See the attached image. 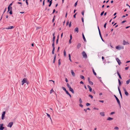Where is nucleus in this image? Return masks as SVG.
Here are the masks:
<instances>
[{
  "label": "nucleus",
  "mask_w": 130,
  "mask_h": 130,
  "mask_svg": "<svg viewBox=\"0 0 130 130\" xmlns=\"http://www.w3.org/2000/svg\"><path fill=\"white\" fill-rule=\"evenodd\" d=\"M116 48L118 50H120L121 49H123L124 47L121 45H119L116 47Z\"/></svg>",
  "instance_id": "nucleus-1"
},
{
  "label": "nucleus",
  "mask_w": 130,
  "mask_h": 130,
  "mask_svg": "<svg viewBox=\"0 0 130 130\" xmlns=\"http://www.w3.org/2000/svg\"><path fill=\"white\" fill-rule=\"evenodd\" d=\"M27 79L26 78H24L23 80L22 81V85H23L24 83H27Z\"/></svg>",
  "instance_id": "nucleus-2"
},
{
  "label": "nucleus",
  "mask_w": 130,
  "mask_h": 130,
  "mask_svg": "<svg viewBox=\"0 0 130 130\" xmlns=\"http://www.w3.org/2000/svg\"><path fill=\"white\" fill-rule=\"evenodd\" d=\"M82 54L84 58H87V55L86 53L84 51L83 52Z\"/></svg>",
  "instance_id": "nucleus-3"
},
{
  "label": "nucleus",
  "mask_w": 130,
  "mask_h": 130,
  "mask_svg": "<svg viewBox=\"0 0 130 130\" xmlns=\"http://www.w3.org/2000/svg\"><path fill=\"white\" fill-rule=\"evenodd\" d=\"M5 111H4L3 112L2 114V120H3L5 118Z\"/></svg>",
  "instance_id": "nucleus-4"
},
{
  "label": "nucleus",
  "mask_w": 130,
  "mask_h": 130,
  "mask_svg": "<svg viewBox=\"0 0 130 130\" xmlns=\"http://www.w3.org/2000/svg\"><path fill=\"white\" fill-rule=\"evenodd\" d=\"M114 96L116 98L118 104L119 105H120V101L117 98V97L115 95H114Z\"/></svg>",
  "instance_id": "nucleus-5"
},
{
  "label": "nucleus",
  "mask_w": 130,
  "mask_h": 130,
  "mask_svg": "<svg viewBox=\"0 0 130 130\" xmlns=\"http://www.w3.org/2000/svg\"><path fill=\"white\" fill-rule=\"evenodd\" d=\"M3 124L1 123L0 124V130H3L4 128V127H3Z\"/></svg>",
  "instance_id": "nucleus-6"
},
{
  "label": "nucleus",
  "mask_w": 130,
  "mask_h": 130,
  "mask_svg": "<svg viewBox=\"0 0 130 130\" xmlns=\"http://www.w3.org/2000/svg\"><path fill=\"white\" fill-rule=\"evenodd\" d=\"M13 124V123L12 122H11L9 123L7 125V126L11 128V127Z\"/></svg>",
  "instance_id": "nucleus-7"
},
{
  "label": "nucleus",
  "mask_w": 130,
  "mask_h": 130,
  "mask_svg": "<svg viewBox=\"0 0 130 130\" xmlns=\"http://www.w3.org/2000/svg\"><path fill=\"white\" fill-rule=\"evenodd\" d=\"M116 60L117 62H118V64L119 65H120L121 64V62L120 61V60L118 58H116Z\"/></svg>",
  "instance_id": "nucleus-8"
},
{
  "label": "nucleus",
  "mask_w": 130,
  "mask_h": 130,
  "mask_svg": "<svg viewBox=\"0 0 130 130\" xmlns=\"http://www.w3.org/2000/svg\"><path fill=\"white\" fill-rule=\"evenodd\" d=\"M123 45H125L129 44V43L128 42H126L125 40H123Z\"/></svg>",
  "instance_id": "nucleus-9"
},
{
  "label": "nucleus",
  "mask_w": 130,
  "mask_h": 130,
  "mask_svg": "<svg viewBox=\"0 0 130 130\" xmlns=\"http://www.w3.org/2000/svg\"><path fill=\"white\" fill-rule=\"evenodd\" d=\"M100 115L102 116H105L104 112H101L100 113Z\"/></svg>",
  "instance_id": "nucleus-10"
},
{
  "label": "nucleus",
  "mask_w": 130,
  "mask_h": 130,
  "mask_svg": "<svg viewBox=\"0 0 130 130\" xmlns=\"http://www.w3.org/2000/svg\"><path fill=\"white\" fill-rule=\"evenodd\" d=\"M71 72L72 75L73 76H75V74L73 70H71Z\"/></svg>",
  "instance_id": "nucleus-11"
},
{
  "label": "nucleus",
  "mask_w": 130,
  "mask_h": 130,
  "mask_svg": "<svg viewBox=\"0 0 130 130\" xmlns=\"http://www.w3.org/2000/svg\"><path fill=\"white\" fill-rule=\"evenodd\" d=\"M69 89V90L73 94L74 93V92L72 88H70Z\"/></svg>",
  "instance_id": "nucleus-12"
},
{
  "label": "nucleus",
  "mask_w": 130,
  "mask_h": 130,
  "mask_svg": "<svg viewBox=\"0 0 130 130\" xmlns=\"http://www.w3.org/2000/svg\"><path fill=\"white\" fill-rule=\"evenodd\" d=\"M87 86L89 89V91L90 92H91L92 91V88H91V87L89 85H88Z\"/></svg>",
  "instance_id": "nucleus-13"
},
{
  "label": "nucleus",
  "mask_w": 130,
  "mask_h": 130,
  "mask_svg": "<svg viewBox=\"0 0 130 130\" xmlns=\"http://www.w3.org/2000/svg\"><path fill=\"white\" fill-rule=\"evenodd\" d=\"M113 118H111L110 117H108V118L107 119V120L111 121L113 119Z\"/></svg>",
  "instance_id": "nucleus-14"
},
{
  "label": "nucleus",
  "mask_w": 130,
  "mask_h": 130,
  "mask_svg": "<svg viewBox=\"0 0 130 130\" xmlns=\"http://www.w3.org/2000/svg\"><path fill=\"white\" fill-rule=\"evenodd\" d=\"M56 55L55 54V55L54 56V60H53V63H55L56 59Z\"/></svg>",
  "instance_id": "nucleus-15"
},
{
  "label": "nucleus",
  "mask_w": 130,
  "mask_h": 130,
  "mask_svg": "<svg viewBox=\"0 0 130 130\" xmlns=\"http://www.w3.org/2000/svg\"><path fill=\"white\" fill-rule=\"evenodd\" d=\"M81 47V44L80 43H78L77 45V48L79 49Z\"/></svg>",
  "instance_id": "nucleus-16"
},
{
  "label": "nucleus",
  "mask_w": 130,
  "mask_h": 130,
  "mask_svg": "<svg viewBox=\"0 0 130 130\" xmlns=\"http://www.w3.org/2000/svg\"><path fill=\"white\" fill-rule=\"evenodd\" d=\"M54 34H53V42H54V41H55V37L54 36Z\"/></svg>",
  "instance_id": "nucleus-17"
},
{
  "label": "nucleus",
  "mask_w": 130,
  "mask_h": 130,
  "mask_svg": "<svg viewBox=\"0 0 130 130\" xmlns=\"http://www.w3.org/2000/svg\"><path fill=\"white\" fill-rule=\"evenodd\" d=\"M82 36H83V38L84 40V41H86V40L85 38V37L83 33V34H82Z\"/></svg>",
  "instance_id": "nucleus-18"
},
{
  "label": "nucleus",
  "mask_w": 130,
  "mask_h": 130,
  "mask_svg": "<svg viewBox=\"0 0 130 130\" xmlns=\"http://www.w3.org/2000/svg\"><path fill=\"white\" fill-rule=\"evenodd\" d=\"M46 114H47L48 117L50 118V119L51 120V121H52V120L51 117H50V115L49 114H48L47 113H46Z\"/></svg>",
  "instance_id": "nucleus-19"
},
{
  "label": "nucleus",
  "mask_w": 130,
  "mask_h": 130,
  "mask_svg": "<svg viewBox=\"0 0 130 130\" xmlns=\"http://www.w3.org/2000/svg\"><path fill=\"white\" fill-rule=\"evenodd\" d=\"M75 31L78 32V29L77 27L75 29Z\"/></svg>",
  "instance_id": "nucleus-20"
},
{
  "label": "nucleus",
  "mask_w": 130,
  "mask_h": 130,
  "mask_svg": "<svg viewBox=\"0 0 130 130\" xmlns=\"http://www.w3.org/2000/svg\"><path fill=\"white\" fill-rule=\"evenodd\" d=\"M13 28V26H11L9 27H7V29H12Z\"/></svg>",
  "instance_id": "nucleus-21"
},
{
  "label": "nucleus",
  "mask_w": 130,
  "mask_h": 130,
  "mask_svg": "<svg viewBox=\"0 0 130 130\" xmlns=\"http://www.w3.org/2000/svg\"><path fill=\"white\" fill-rule=\"evenodd\" d=\"M52 1L51 0V1H50L49 2L50 4L48 5V6L49 7H50L51 6V5L52 4Z\"/></svg>",
  "instance_id": "nucleus-22"
},
{
  "label": "nucleus",
  "mask_w": 130,
  "mask_h": 130,
  "mask_svg": "<svg viewBox=\"0 0 130 130\" xmlns=\"http://www.w3.org/2000/svg\"><path fill=\"white\" fill-rule=\"evenodd\" d=\"M80 77L82 79H85L83 75H80Z\"/></svg>",
  "instance_id": "nucleus-23"
},
{
  "label": "nucleus",
  "mask_w": 130,
  "mask_h": 130,
  "mask_svg": "<svg viewBox=\"0 0 130 130\" xmlns=\"http://www.w3.org/2000/svg\"><path fill=\"white\" fill-rule=\"evenodd\" d=\"M130 82V79H129L128 80H127L126 81V83L127 84H129Z\"/></svg>",
  "instance_id": "nucleus-24"
},
{
  "label": "nucleus",
  "mask_w": 130,
  "mask_h": 130,
  "mask_svg": "<svg viewBox=\"0 0 130 130\" xmlns=\"http://www.w3.org/2000/svg\"><path fill=\"white\" fill-rule=\"evenodd\" d=\"M103 34H106L105 33H103ZM108 34H104V37H107L108 35Z\"/></svg>",
  "instance_id": "nucleus-25"
},
{
  "label": "nucleus",
  "mask_w": 130,
  "mask_h": 130,
  "mask_svg": "<svg viewBox=\"0 0 130 130\" xmlns=\"http://www.w3.org/2000/svg\"><path fill=\"white\" fill-rule=\"evenodd\" d=\"M55 48H53V49L52 51V54H54V51H55Z\"/></svg>",
  "instance_id": "nucleus-26"
},
{
  "label": "nucleus",
  "mask_w": 130,
  "mask_h": 130,
  "mask_svg": "<svg viewBox=\"0 0 130 130\" xmlns=\"http://www.w3.org/2000/svg\"><path fill=\"white\" fill-rule=\"evenodd\" d=\"M64 56H66V52L65 51V50H64Z\"/></svg>",
  "instance_id": "nucleus-27"
},
{
  "label": "nucleus",
  "mask_w": 130,
  "mask_h": 130,
  "mask_svg": "<svg viewBox=\"0 0 130 130\" xmlns=\"http://www.w3.org/2000/svg\"><path fill=\"white\" fill-rule=\"evenodd\" d=\"M79 101L80 103L81 104L82 103V100L80 98H79Z\"/></svg>",
  "instance_id": "nucleus-28"
},
{
  "label": "nucleus",
  "mask_w": 130,
  "mask_h": 130,
  "mask_svg": "<svg viewBox=\"0 0 130 130\" xmlns=\"http://www.w3.org/2000/svg\"><path fill=\"white\" fill-rule=\"evenodd\" d=\"M125 94L127 96H128V93L127 92V91H125Z\"/></svg>",
  "instance_id": "nucleus-29"
},
{
  "label": "nucleus",
  "mask_w": 130,
  "mask_h": 130,
  "mask_svg": "<svg viewBox=\"0 0 130 130\" xmlns=\"http://www.w3.org/2000/svg\"><path fill=\"white\" fill-rule=\"evenodd\" d=\"M99 33V35H100V37H101V38L102 39V40L103 41H104L103 40V39L102 38V37L101 35V33Z\"/></svg>",
  "instance_id": "nucleus-30"
},
{
  "label": "nucleus",
  "mask_w": 130,
  "mask_h": 130,
  "mask_svg": "<svg viewBox=\"0 0 130 130\" xmlns=\"http://www.w3.org/2000/svg\"><path fill=\"white\" fill-rule=\"evenodd\" d=\"M89 83L90 84H91V85H93V83L91 81H89Z\"/></svg>",
  "instance_id": "nucleus-31"
},
{
  "label": "nucleus",
  "mask_w": 130,
  "mask_h": 130,
  "mask_svg": "<svg viewBox=\"0 0 130 130\" xmlns=\"http://www.w3.org/2000/svg\"><path fill=\"white\" fill-rule=\"evenodd\" d=\"M92 70H93V73L95 75H96V73L94 72V70L93 69H92Z\"/></svg>",
  "instance_id": "nucleus-32"
},
{
  "label": "nucleus",
  "mask_w": 130,
  "mask_h": 130,
  "mask_svg": "<svg viewBox=\"0 0 130 130\" xmlns=\"http://www.w3.org/2000/svg\"><path fill=\"white\" fill-rule=\"evenodd\" d=\"M12 3H11L9 6V7H10L11 9H12V7H11V6L12 5Z\"/></svg>",
  "instance_id": "nucleus-33"
},
{
  "label": "nucleus",
  "mask_w": 130,
  "mask_h": 130,
  "mask_svg": "<svg viewBox=\"0 0 130 130\" xmlns=\"http://www.w3.org/2000/svg\"><path fill=\"white\" fill-rule=\"evenodd\" d=\"M62 89L64 90L65 91H66L67 90H66V89L65 88H64V87H62Z\"/></svg>",
  "instance_id": "nucleus-34"
},
{
  "label": "nucleus",
  "mask_w": 130,
  "mask_h": 130,
  "mask_svg": "<svg viewBox=\"0 0 130 130\" xmlns=\"http://www.w3.org/2000/svg\"><path fill=\"white\" fill-rule=\"evenodd\" d=\"M67 87H68V88H71L70 86L69 85L68 83L67 84Z\"/></svg>",
  "instance_id": "nucleus-35"
},
{
  "label": "nucleus",
  "mask_w": 130,
  "mask_h": 130,
  "mask_svg": "<svg viewBox=\"0 0 130 130\" xmlns=\"http://www.w3.org/2000/svg\"><path fill=\"white\" fill-rule=\"evenodd\" d=\"M58 64L59 65H60V64H61V62H60V59H59L58 61Z\"/></svg>",
  "instance_id": "nucleus-36"
},
{
  "label": "nucleus",
  "mask_w": 130,
  "mask_h": 130,
  "mask_svg": "<svg viewBox=\"0 0 130 130\" xmlns=\"http://www.w3.org/2000/svg\"><path fill=\"white\" fill-rule=\"evenodd\" d=\"M52 46H53V48H55V47H54V42H53V43H52Z\"/></svg>",
  "instance_id": "nucleus-37"
},
{
  "label": "nucleus",
  "mask_w": 130,
  "mask_h": 130,
  "mask_svg": "<svg viewBox=\"0 0 130 130\" xmlns=\"http://www.w3.org/2000/svg\"><path fill=\"white\" fill-rule=\"evenodd\" d=\"M89 97H90L92 99L93 98V96L92 95L90 94L89 95Z\"/></svg>",
  "instance_id": "nucleus-38"
},
{
  "label": "nucleus",
  "mask_w": 130,
  "mask_h": 130,
  "mask_svg": "<svg viewBox=\"0 0 130 130\" xmlns=\"http://www.w3.org/2000/svg\"><path fill=\"white\" fill-rule=\"evenodd\" d=\"M114 129H115L118 130L119 129V128L117 127H115Z\"/></svg>",
  "instance_id": "nucleus-39"
},
{
  "label": "nucleus",
  "mask_w": 130,
  "mask_h": 130,
  "mask_svg": "<svg viewBox=\"0 0 130 130\" xmlns=\"http://www.w3.org/2000/svg\"><path fill=\"white\" fill-rule=\"evenodd\" d=\"M115 113V112H111V113H110V115H112L114 114Z\"/></svg>",
  "instance_id": "nucleus-40"
},
{
  "label": "nucleus",
  "mask_w": 130,
  "mask_h": 130,
  "mask_svg": "<svg viewBox=\"0 0 130 130\" xmlns=\"http://www.w3.org/2000/svg\"><path fill=\"white\" fill-rule=\"evenodd\" d=\"M54 91L53 90V89H51L50 91V94H51L52 93V92H53Z\"/></svg>",
  "instance_id": "nucleus-41"
},
{
  "label": "nucleus",
  "mask_w": 130,
  "mask_h": 130,
  "mask_svg": "<svg viewBox=\"0 0 130 130\" xmlns=\"http://www.w3.org/2000/svg\"><path fill=\"white\" fill-rule=\"evenodd\" d=\"M107 24V23H105L104 25V27L105 28H106V24Z\"/></svg>",
  "instance_id": "nucleus-42"
},
{
  "label": "nucleus",
  "mask_w": 130,
  "mask_h": 130,
  "mask_svg": "<svg viewBox=\"0 0 130 130\" xmlns=\"http://www.w3.org/2000/svg\"><path fill=\"white\" fill-rule=\"evenodd\" d=\"M84 11H82V15H83V17L84 16Z\"/></svg>",
  "instance_id": "nucleus-43"
},
{
  "label": "nucleus",
  "mask_w": 130,
  "mask_h": 130,
  "mask_svg": "<svg viewBox=\"0 0 130 130\" xmlns=\"http://www.w3.org/2000/svg\"><path fill=\"white\" fill-rule=\"evenodd\" d=\"M10 7H9V6L8 7V11H9V10H10Z\"/></svg>",
  "instance_id": "nucleus-44"
},
{
  "label": "nucleus",
  "mask_w": 130,
  "mask_h": 130,
  "mask_svg": "<svg viewBox=\"0 0 130 130\" xmlns=\"http://www.w3.org/2000/svg\"><path fill=\"white\" fill-rule=\"evenodd\" d=\"M104 11H103V12H102L101 13V16H102V15H103V14H104Z\"/></svg>",
  "instance_id": "nucleus-45"
},
{
  "label": "nucleus",
  "mask_w": 130,
  "mask_h": 130,
  "mask_svg": "<svg viewBox=\"0 0 130 130\" xmlns=\"http://www.w3.org/2000/svg\"><path fill=\"white\" fill-rule=\"evenodd\" d=\"M90 105V104L89 103H87L86 104V105L87 106H89Z\"/></svg>",
  "instance_id": "nucleus-46"
},
{
  "label": "nucleus",
  "mask_w": 130,
  "mask_h": 130,
  "mask_svg": "<svg viewBox=\"0 0 130 130\" xmlns=\"http://www.w3.org/2000/svg\"><path fill=\"white\" fill-rule=\"evenodd\" d=\"M77 4V2L75 3L74 4V6L76 7Z\"/></svg>",
  "instance_id": "nucleus-47"
},
{
  "label": "nucleus",
  "mask_w": 130,
  "mask_h": 130,
  "mask_svg": "<svg viewBox=\"0 0 130 130\" xmlns=\"http://www.w3.org/2000/svg\"><path fill=\"white\" fill-rule=\"evenodd\" d=\"M71 26V22H70V23L69 25V27H70Z\"/></svg>",
  "instance_id": "nucleus-48"
},
{
  "label": "nucleus",
  "mask_w": 130,
  "mask_h": 130,
  "mask_svg": "<svg viewBox=\"0 0 130 130\" xmlns=\"http://www.w3.org/2000/svg\"><path fill=\"white\" fill-rule=\"evenodd\" d=\"M11 10H10V12H9V13L10 14H12V12L11 9Z\"/></svg>",
  "instance_id": "nucleus-49"
},
{
  "label": "nucleus",
  "mask_w": 130,
  "mask_h": 130,
  "mask_svg": "<svg viewBox=\"0 0 130 130\" xmlns=\"http://www.w3.org/2000/svg\"><path fill=\"white\" fill-rule=\"evenodd\" d=\"M79 106H80V107H83V105L81 104H79Z\"/></svg>",
  "instance_id": "nucleus-50"
},
{
  "label": "nucleus",
  "mask_w": 130,
  "mask_h": 130,
  "mask_svg": "<svg viewBox=\"0 0 130 130\" xmlns=\"http://www.w3.org/2000/svg\"><path fill=\"white\" fill-rule=\"evenodd\" d=\"M66 92L67 94L68 95H69L70 94V93H69L68 91H66Z\"/></svg>",
  "instance_id": "nucleus-51"
},
{
  "label": "nucleus",
  "mask_w": 130,
  "mask_h": 130,
  "mask_svg": "<svg viewBox=\"0 0 130 130\" xmlns=\"http://www.w3.org/2000/svg\"><path fill=\"white\" fill-rule=\"evenodd\" d=\"M99 102H102V103H103L104 102L103 100H99Z\"/></svg>",
  "instance_id": "nucleus-52"
},
{
  "label": "nucleus",
  "mask_w": 130,
  "mask_h": 130,
  "mask_svg": "<svg viewBox=\"0 0 130 130\" xmlns=\"http://www.w3.org/2000/svg\"><path fill=\"white\" fill-rule=\"evenodd\" d=\"M71 39H70L69 41V43L70 44L71 43Z\"/></svg>",
  "instance_id": "nucleus-53"
},
{
  "label": "nucleus",
  "mask_w": 130,
  "mask_h": 130,
  "mask_svg": "<svg viewBox=\"0 0 130 130\" xmlns=\"http://www.w3.org/2000/svg\"><path fill=\"white\" fill-rule=\"evenodd\" d=\"M77 14V13H76L74 15H73V17L74 18H76V15Z\"/></svg>",
  "instance_id": "nucleus-54"
},
{
  "label": "nucleus",
  "mask_w": 130,
  "mask_h": 130,
  "mask_svg": "<svg viewBox=\"0 0 130 130\" xmlns=\"http://www.w3.org/2000/svg\"><path fill=\"white\" fill-rule=\"evenodd\" d=\"M70 39H71V40H72V35L71 34L70 35Z\"/></svg>",
  "instance_id": "nucleus-55"
},
{
  "label": "nucleus",
  "mask_w": 130,
  "mask_h": 130,
  "mask_svg": "<svg viewBox=\"0 0 130 130\" xmlns=\"http://www.w3.org/2000/svg\"><path fill=\"white\" fill-rule=\"evenodd\" d=\"M65 81H66V82H68L67 79L66 78H65Z\"/></svg>",
  "instance_id": "nucleus-56"
},
{
  "label": "nucleus",
  "mask_w": 130,
  "mask_h": 130,
  "mask_svg": "<svg viewBox=\"0 0 130 130\" xmlns=\"http://www.w3.org/2000/svg\"><path fill=\"white\" fill-rule=\"evenodd\" d=\"M82 22L83 23L84 22V18L83 17L82 18Z\"/></svg>",
  "instance_id": "nucleus-57"
},
{
  "label": "nucleus",
  "mask_w": 130,
  "mask_h": 130,
  "mask_svg": "<svg viewBox=\"0 0 130 130\" xmlns=\"http://www.w3.org/2000/svg\"><path fill=\"white\" fill-rule=\"evenodd\" d=\"M58 38L56 40V43L57 44L58 43Z\"/></svg>",
  "instance_id": "nucleus-58"
},
{
  "label": "nucleus",
  "mask_w": 130,
  "mask_h": 130,
  "mask_svg": "<svg viewBox=\"0 0 130 130\" xmlns=\"http://www.w3.org/2000/svg\"><path fill=\"white\" fill-rule=\"evenodd\" d=\"M45 0H44L43 2V6H44V2H45Z\"/></svg>",
  "instance_id": "nucleus-59"
},
{
  "label": "nucleus",
  "mask_w": 130,
  "mask_h": 130,
  "mask_svg": "<svg viewBox=\"0 0 130 130\" xmlns=\"http://www.w3.org/2000/svg\"><path fill=\"white\" fill-rule=\"evenodd\" d=\"M55 11V9H54L53 10V12L52 13H54Z\"/></svg>",
  "instance_id": "nucleus-60"
},
{
  "label": "nucleus",
  "mask_w": 130,
  "mask_h": 130,
  "mask_svg": "<svg viewBox=\"0 0 130 130\" xmlns=\"http://www.w3.org/2000/svg\"><path fill=\"white\" fill-rule=\"evenodd\" d=\"M84 110L85 111V112H87V109H84Z\"/></svg>",
  "instance_id": "nucleus-61"
},
{
  "label": "nucleus",
  "mask_w": 130,
  "mask_h": 130,
  "mask_svg": "<svg viewBox=\"0 0 130 130\" xmlns=\"http://www.w3.org/2000/svg\"><path fill=\"white\" fill-rule=\"evenodd\" d=\"M126 22V21H123L122 22V23H123Z\"/></svg>",
  "instance_id": "nucleus-62"
},
{
  "label": "nucleus",
  "mask_w": 130,
  "mask_h": 130,
  "mask_svg": "<svg viewBox=\"0 0 130 130\" xmlns=\"http://www.w3.org/2000/svg\"><path fill=\"white\" fill-rule=\"evenodd\" d=\"M128 68H129L128 67H126L125 68V69L126 70H127L128 69Z\"/></svg>",
  "instance_id": "nucleus-63"
},
{
  "label": "nucleus",
  "mask_w": 130,
  "mask_h": 130,
  "mask_svg": "<svg viewBox=\"0 0 130 130\" xmlns=\"http://www.w3.org/2000/svg\"><path fill=\"white\" fill-rule=\"evenodd\" d=\"M80 84H84V83L82 81L80 82Z\"/></svg>",
  "instance_id": "nucleus-64"
}]
</instances>
